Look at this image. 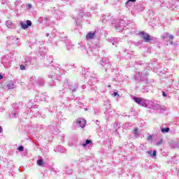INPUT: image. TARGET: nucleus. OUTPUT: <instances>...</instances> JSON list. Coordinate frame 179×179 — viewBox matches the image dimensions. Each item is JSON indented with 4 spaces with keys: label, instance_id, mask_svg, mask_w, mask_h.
Masks as SVG:
<instances>
[{
    "label": "nucleus",
    "instance_id": "f257e3e1",
    "mask_svg": "<svg viewBox=\"0 0 179 179\" xmlns=\"http://www.w3.org/2000/svg\"><path fill=\"white\" fill-rule=\"evenodd\" d=\"M138 106L153 110L155 113H163V111H166V106H162L157 103V102H153L150 100L145 99L143 98H141V101L140 103H138Z\"/></svg>",
    "mask_w": 179,
    "mask_h": 179
},
{
    "label": "nucleus",
    "instance_id": "f03ea898",
    "mask_svg": "<svg viewBox=\"0 0 179 179\" xmlns=\"http://www.w3.org/2000/svg\"><path fill=\"white\" fill-rule=\"evenodd\" d=\"M52 73L48 75V78H51L52 79H57V80H61V75L64 73V69H61L60 67H57L52 66Z\"/></svg>",
    "mask_w": 179,
    "mask_h": 179
},
{
    "label": "nucleus",
    "instance_id": "7ed1b4c3",
    "mask_svg": "<svg viewBox=\"0 0 179 179\" xmlns=\"http://www.w3.org/2000/svg\"><path fill=\"white\" fill-rule=\"evenodd\" d=\"M65 89H69V90H71L73 92H76V90H78V85H73L69 83V80L66 79L64 82L63 89L59 90V92H62V93H64V92H65Z\"/></svg>",
    "mask_w": 179,
    "mask_h": 179
},
{
    "label": "nucleus",
    "instance_id": "20e7f679",
    "mask_svg": "<svg viewBox=\"0 0 179 179\" xmlns=\"http://www.w3.org/2000/svg\"><path fill=\"white\" fill-rule=\"evenodd\" d=\"M148 76H149V73L146 70L143 72L136 71L134 74L135 80H142V82H146L148 80Z\"/></svg>",
    "mask_w": 179,
    "mask_h": 179
},
{
    "label": "nucleus",
    "instance_id": "39448f33",
    "mask_svg": "<svg viewBox=\"0 0 179 179\" xmlns=\"http://www.w3.org/2000/svg\"><path fill=\"white\" fill-rule=\"evenodd\" d=\"M13 164V161L4 158L3 157L0 156V167H10Z\"/></svg>",
    "mask_w": 179,
    "mask_h": 179
},
{
    "label": "nucleus",
    "instance_id": "423d86ee",
    "mask_svg": "<svg viewBox=\"0 0 179 179\" xmlns=\"http://www.w3.org/2000/svg\"><path fill=\"white\" fill-rule=\"evenodd\" d=\"M139 36L140 37H141V38L143 39L145 43H149L150 41H152V40H153V37L150 36V35L143 31H141L139 33Z\"/></svg>",
    "mask_w": 179,
    "mask_h": 179
},
{
    "label": "nucleus",
    "instance_id": "0eeeda50",
    "mask_svg": "<svg viewBox=\"0 0 179 179\" xmlns=\"http://www.w3.org/2000/svg\"><path fill=\"white\" fill-rule=\"evenodd\" d=\"M13 107V109L11 113H10V117H11V118H16L19 115V106H17V104H14Z\"/></svg>",
    "mask_w": 179,
    "mask_h": 179
},
{
    "label": "nucleus",
    "instance_id": "6e6552de",
    "mask_svg": "<svg viewBox=\"0 0 179 179\" xmlns=\"http://www.w3.org/2000/svg\"><path fill=\"white\" fill-rule=\"evenodd\" d=\"M100 64L101 66H105L106 71H107V69H111V64L110 63V60L107 58H103Z\"/></svg>",
    "mask_w": 179,
    "mask_h": 179
},
{
    "label": "nucleus",
    "instance_id": "1a4fd4ad",
    "mask_svg": "<svg viewBox=\"0 0 179 179\" xmlns=\"http://www.w3.org/2000/svg\"><path fill=\"white\" fill-rule=\"evenodd\" d=\"M159 68H160V66L157 64V62L156 61L152 62L151 63L148 64V69L156 71L157 73H160V71H159Z\"/></svg>",
    "mask_w": 179,
    "mask_h": 179
},
{
    "label": "nucleus",
    "instance_id": "9d476101",
    "mask_svg": "<svg viewBox=\"0 0 179 179\" xmlns=\"http://www.w3.org/2000/svg\"><path fill=\"white\" fill-rule=\"evenodd\" d=\"M76 124L78 128H85V127H86V120L82 117H80L76 120Z\"/></svg>",
    "mask_w": 179,
    "mask_h": 179
},
{
    "label": "nucleus",
    "instance_id": "9b49d317",
    "mask_svg": "<svg viewBox=\"0 0 179 179\" xmlns=\"http://www.w3.org/2000/svg\"><path fill=\"white\" fill-rule=\"evenodd\" d=\"M98 34L99 32L97 31H90L86 36V39L93 40V38H96L97 37Z\"/></svg>",
    "mask_w": 179,
    "mask_h": 179
},
{
    "label": "nucleus",
    "instance_id": "f8f14e48",
    "mask_svg": "<svg viewBox=\"0 0 179 179\" xmlns=\"http://www.w3.org/2000/svg\"><path fill=\"white\" fill-rule=\"evenodd\" d=\"M20 24L21 26V28L23 29V30H26V29H29L30 26H31V21L27 20L26 22L21 21L20 22Z\"/></svg>",
    "mask_w": 179,
    "mask_h": 179
},
{
    "label": "nucleus",
    "instance_id": "ddd939ff",
    "mask_svg": "<svg viewBox=\"0 0 179 179\" xmlns=\"http://www.w3.org/2000/svg\"><path fill=\"white\" fill-rule=\"evenodd\" d=\"M36 101H44L45 100V95L41 93H36L35 95Z\"/></svg>",
    "mask_w": 179,
    "mask_h": 179
},
{
    "label": "nucleus",
    "instance_id": "4468645a",
    "mask_svg": "<svg viewBox=\"0 0 179 179\" xmlns=\"http://www.w3.org/2000/svg\"><path fill=\"white\" fill-rule=\"evenodd\" d=\"M87 54L88 55H92H92H97L99 54V50L94 48H90L87 50Z\"/></svg>",
    "mask_w": 179,
    "mask_h": 179
},
{
    "label": "nucleus",
    "instance_id": "2eb2a0df",
    "mask_svg": "<svg viewBox=\"0 0 179 179\" xmlns=\"http://www.w3.org/2000/svg\"><path fill=\"white\" fill-rule=\"evenodd\" d=\"M6 87L8 90H12L13 89H15L16 85H15L14 81L10 80L8 82Z\"/></svg>",
    "mask_w": 179,
    "mask_h": 179
},
{
    "label": "nucleus",
    "instance_id": "dca6fc26",
    "mask_svg": "<svg viewBox=\"0 0 179 179\" xmlns=\"http://www.w3.org/2000/svg\"><path fill=\"white\" fill-rule=\"evenodd\" d=\"M83 15H85V11L83 10V8H80V10H79L80 18L76 20V23L77 26H79V24H80V23L79 22H80V19H82V17H83Z\"/></svg>",
    "mask_w": 179,
    "mask_h": 179
},
{
    "label": "nucleus",
    "instance_id": "f3484780",
    "mask_svg": "<svg viewBox=\"0 0 179 179\" xmlns=\"http://www.w3.org/2000/svg\"><path fill=\"white\" fill-rule=\"evenodd\" d=\"M103 23H106V22H110L111 20V16L110 14L103 15L101 17Z\"/></svg>",
    "mask_w": 179,
    "mask_h": 179
},
{
    "label": "nucleus",
    "instance_id": "a211bd4d",
    "mask_svg": "<svg viewBox=\"0 0 179 179\" xmlns=\"http://www.w3.org/2000/svg\"><path fill=\"white\" fill-rule=\"evenodd\" d=\"M55 14L57 15V20H59L60 19H64V17H65V13H63L62 11L56 10Z\"/></svg>",
    "mask_w": 179,
    "mask_h": 179
},
{
    "label": "nucleus",
    "instance_id": "6ab92c4d",
    "mask_svg": "<svg viewBox=\"0 0 179 179\" xmlns=\"http://www.w3.org/2000/svg\"><path fill=\"white\" fill-rule=\"evenodd\" d=\"M65 44L68 51H71V50H73V45H72V43H71V41L66 40Z\"/></svg>",
    "mask_w": 179,
    "mask_h": 179
},
{
    "label": "nucleus",
    "instance_id": "aec40b11",
    "mask_svg": "<svg viewBox=\"0 0 179 179\" xmlns=\"http://www.w3.org/2000/svg\"><path fill=\"white\" fill-rule=\"evenodd\" d=\"M42 23H45L46 26H48L51 23V20H50V17L45 16L41 18Z\"/></svg>",
    "mask_w": 179,
    "mask_h": 179
},
{
    "label": "nucleus",
    "instance_id": "412c9836",
    "mask_svg": "<svg viewBox=\"0 0 179 179\" xmlns=\"http://www.w3.org/2000/svg\"><path fill=\"white\" fill-rule=\"evenodd\" d=\"M29 61H31V65H37V57H29Z\"/></svg>",
    "mask_w": 179,
    "mask_h": 179
},
{
    "label": "nucleus",
    "instance_id": "4be33fe9",
    "mask_svg": "<svg viewBox=\"0 0 179 179\" xmlns=\"http://www.w3.org/2000/svg\"><path fill=\"white\" fill-rule=\"evenodd\" d=\"M38 85V86H43L44 85V79L40 78L38 79V80L36 81V84Z\"/></svg>",
    "mask_w": 179,
    "mask_h": 179
},
{
    "label": "nucleus",
    "instance_id": "5701e85b",
    "mask_svg": "<svg viewBox=\"0 0 179 179\" xmlns=\"http://www.w3.org/2000/svg\"><path fill=\"white\" fill-rule=\"evenodd\" d=\"M176 2H179V0H169V6H171V8L176 7Z\"/></svg>",
    "mask_w": 179,
    "mask_h": 179
},
{
    "label": "nucleus",
    "instance_id": "b1692460",
    "mask_svg": "<svg viewBox=\"0 0 179 179\" xmlns=\"http://www.w3.org/2000/svg\"><path fill=\"white\" fill-rule=\"evenodd\" d=\"M138 131H139V129L138 127H135L133 131V134L136 138H138V136H139Z\"/></svg>",
    "mask_w": 179,
    "mask_h": 179
},
{
    "label": "nucleus",
    "instance_id": "393cba45",
    "mask_svg": "<svg viewBox=\"0 0 179 179\" xmlns=\"http://www.w3.org/2000/svg\"><path fill=\"white\" fill-rule=\"evenodd\" d=\"M22 64H24L27 67V66H29V65H31V62L30 61V59H29L28 57V59H25L22 62Z\"/></svg>",
    "mask_w": 179,
    "mask_h": 179
},
{
    "label": "nucleus",
    "instance_id": "a878e982",
    "mask_svg": "<svg viewBox=\"0 0 179 179\" xmlns=\"http://www.w3.org/2000/svg\"><path fill=\"white\" fill-rule=\"evenodd\" d=\"M87 73H89V69L84 68L83 69V75L84 78H87V76H89V74H87Z\"/></svg>",
    "mask_w": 179,
    "mask_h": 179
},
{
    "label": "nucleus",
    "instance_id": "bb28decb",
    "mask_svg": "<svg viewBox=\"0 0 179 179\" xmlns=\"http://www.w3.org/2000/svg\"><path fill=\"white\" fill-rule=\"evenodd\" d=\"M119 27L120 24H115V28L116 29V30H118V31H122V33H125V29H127V27H124V28H123L122 30H120Z\"/></svg>",
    "mask_w": 179,
    "mask_h": 179
},
{
    "label": "nucleus",
    "instance_id": "cd10ccee",
    "mask_svg": "<svg viewBox=\"0 0 179 179\" xmlns=\"http://www.w3.org/2000/svg\"><path fill=\"white\" fill-rule=\"evenodd\" d=\"M136 2V0H128L126 3H125V6H127L128 8V6H131V3H134Z\"/></svg>",
    "mask_w": 179,
    "mask_h": 179
},
{
    "label": "nucleus",
    "instance_id": "c85d7f7f",
    "mask_svg": "<svg viewBox=\"0 0 179 179\" xmlns=\"http://www.w3.org/2000/svg\"><path fill=\"white\" fill-rule=\"evenodd\" d=\"M134 100L135 103H136L137 104L139 105V104H141V101H142V98L134 96Z\"/></svg>",
    "mask_w": 179,
    "mask_h": 179
},
{
    "label": "nucleus",
    "instance_id": "c756f323",
    "mask_svg": "<svg viewBox=\"0 0 179 179\" xmlns=\"http://www.w3.org/2000/svg\"><path fill=\"white\" fill-rule=\"evenodd\" d=\"M134 100L135 103H136L137 104L139 105V104H141V101H142V98L134 96Z\"/></svg>",
    "mask_w": 179,
    "mask_h": 179
},
{
    "label": "nucleus",
    "instance_id": "7c9ffc66",
    "mask_svg": "<svg viewBox=\"0 0 179 179\" xmlns=\"http://www.w3.org/2000/svg\"><path fill=\"white\" fill-rule=\"evenodd\" d=\"M29 82L32 84V85H36L37 81H36V76H32L29 79Z\"/></svg>",
    "mask_w": 179,
    "mask_h": 179
},
{
    "label": "nucleus",
    "instance_id": "2f4dec72",
    "mask_svg": "<svg viewBox=\"0 0 179 179\" xmlns=\"http://www.w3.org/2000/svg\"><path fill=\"white\" fill-rule=\"evenodd\" d=\"M92 78L90 80V82H93L92 83H97V78L94 76H96V75L92 74Z\"/></svg>",
    "mask_w": 179,
    "mask_h": 179
},
{
    "label": "nucleus",
    "instance_id": "473e14b6",
    "mask_svg": "<svg viewBox=\"0 0 179 179\" xmlns=\"http://www.w3.org/2000/svg\"><path fill=\"white\" fill-rule=\"evenodd\" d=\"M162 96L163 97H167L168 99H170V95H169V91H162Z\"/></svg>",
    "mask_w": 179,
    "mask_h": 179
},
{
    "label": "nucleus",
    "instance_id": "72a5a7b5",
    "mask_svg": "<svg viewBox=\"0 0 179 179\" xmlns=\"http://www.w3.org/2000/svg\"><path fill=\"white\" fill-rule=\"evenodd\" d=\"M170 131V128L166 127V128H162L161 129V132H162V134H167V132Z\"/></svg>",
    "mask_w": 179,
    "mask_h": 179
},
{
    "label": "nucleus",
    "instance_id": "f704fd0d",
    "mask_svg": "<svg viewBox=\"0 0 179 179\" xmlns=\"http://www.w3.org/2000/svg\"><path fill=\"white\" fill-rule=\"evenodd\" d=\"M90 143H92V141L86 140L85 142L83 143V148H86V146H87V145H90Z\"/></svg>",
    "mask_w": 179,
    "mask_h": 179
},
{
    "label": "nucleus",
    "instance_id": "c9c22d12",
    "mask_svg": "<svg viewBox=\"0 0 179 179\" xmlns=\"http://www.w3.org/2000/svg\"><path fill=\"white\" fill-rule=\"evenodd\" d=\"M1 5H9V1L8 0H1Z\"/></svg>",
    "mask_w": 179,
    "mask_h": 179
},
{
    "label": "nucleus",
    "instance_id": "e433bc0d",
    "mask_svg": "<svg viewBox=\"0 0 179 179\" xmlns=\"http://www.w3.org/2000/svg\"><path fill=\"white\" fill-rule=\"evenodd\" d=\"M44 163V161H43V159H40L37 161L38 166H43Z\"/></svg>",
    "mask_w": 179,
    "mask_h": 179
},
{
    "label": "nucleus",
    "instance_id": "4c0bfd02",
    "mask_svg": "<svg viewBox=\"0 0 179 179\" xmlns=\"http://www.w3.org/2000/svg\"><path fill=\"white\" fill-rule=\"evenodd\" d=\"M114 40H118V38H109V41H110V43H111L113 44V45H115Z\"/></svg>",
    "mask_w": 179,
    "mask_h": 179
},
{
    "label": "nucleus",
    "instance_id": "58836bf2",
    "mask_svg": "<svg viewBox=\"0 0 179 179\" xmlns=\"http://www.w3.org/2000/svg\"><path fill=\"white\" fill-rule=\"evenodd\" d=\"M6 24L7 27H10V28L11 26H12V21H10V20L6 21Z\"/></svg>",
    "mask_w": 179,
    "mask_h": 179
},
{
    "label": "nucleus",
    "instance_id": "ea45409f",
    "mask_svg": "<svg viewBox=\"0 0 179 179\" xmlns=\"http://www.w3.org/2000/svg\"><path fill=\"white\" fill-rule=\"evenodd\" d=\"M38 54L40 55L41 57H43V55H45V53L44 52V51L41 50V48H39Z\"/></svg>",
    "mask_w": 179,
    "mask_h": 179
},
{
    "label": "nucleus",
    "instance_id": "a19ab883",
    "mask_svg": "<svg viewBox=\"0 0 179 179\" xmlns=\"http://www.w3.org/2000/svg\"><path fill=\"white\" fill-rule=\"evenodd\" d=\"M24 148L22 145H20L17 148V150H19V152H23Z\"/></svg>",
    "mask_w": 179,
    "mask_h": 179
},
{
    "label": "nucleus",
    "instance_id": "79ce46f5",
    "mask_svg": "<svg viewBox=\"0 0 179 179\" xmlns=\"http://www.w3.org/2000/svg\"><path fill=\"white\" fill-rule=\"evenodd\" d=\"M56 33H57V30L56 29H53L52 31L50 34L52 37H55Z\"/></svg>",
    "mask_w": 179,
    "mask_h": 179
},
{
    "label": "nucleus",
    "instance_id": "37998d69",
    "mask_svg": "<svg viewBox=\"0 0 179 179\" xmlns=\"http://www.w3.org/2000/svg\"><path fill=\"white\" fill-rule=\"evenodd\" d=\"M167 37H169V34L165 33V34L162 36V38H163V40H164V38H167Z\"/></svg>",
    "mask_w": 179,
    "mask_h": 179
},
{
    "label": "nucleus",
    "instance_id": "c03bdc74",
    "mask_svg": "<svg viewBox=\"0 0 179 179\" xmlns=\"http://www.w3.org/2000/svg\"><path fill=\"white\" fill-rule=\"evenodd\" d=\"M26 66L24 64H22L21 66H20V69L22 70V71H24V69H26Z\"/></svg>",
    "mask_w": 179,
    "mask_h": 179
},
{
    "label": "nucleus",
    "instance_id": "a18cd8bd",
    "mask_svg": "<svg viewBox=\"0 0 179 179\" xmlns=\"http://www.w3.org/2000/svg\"><path fill=\"white\" fill-rule=\"evenodd\" d=\"M152 138H153V136L152 135H149L148 136L147 141H152Z\"/></svg>",
    "mask_w": 179,
    "mask_h": 179
},
{
    "label": "nucleus",
    "instance_id": "49530a36",
    "mask_svg": "<svg viewBox=\"0 0 179 179\" xmlns=\"http://www.w3.org/2000/svg\"><path fill=\"white\" fill-rule=\"evenodd\" d=\"M162 143H163V140H160V141L157 142V143H156V145H157V146H159V145H162Z\"/></svg>",
    "mask_w": 179,
    "mask_h": 179
},
{
    "label": "nucleus",
    "instance_id": "de8ad7c7",
    "mask_svg": "<svg viewBox=\"0 0 179 179\" xmlns=\"http://www.w3.org/2000/svg\"><path fill=\"white\" fill-rule=\"evenodd\" d=\"M31 8H32L31 4L29 3L27 5V9H31Z\"/></svg>",
    "mask_w": 179,
    "mask_h": 179
},
{
    "label": "nucleus",
    "instance_id": "09e8293b",
    "mask_svg": "<svg viewBox=\"0 0 179 179\" xmlns=\"http://www.w3.org/2000/svg\"><path fill=\"white\" fill-rule=\"evenodd\" d=\"M152 156V157H156V150H153Z\"/></svg>",
    "mask_w": 179,
    "mask_h": 179
},
{
    "label": "nucleus",
    "instance_id": "8fccbe9b",
    "mask_svg": "<svg viewBox=\"0 0 179 179\" xmlns=\"http://www.w3.org/2000/svg\"><path fill=\"white\" fill-rule=\"evenodd\" d=\"M169 38H170V40H173L174 38V36L173 35H169Z\"/></svg>",
    "mask_w": 179,
    "mask_h": 179
},
{
    "label": "nucleus",
    "instance_id": "3c124183",
    "mask_svg": "<svg viewBox=\"0 0 179 179\" xmlns=\"http://www.w3.org/2000/svg\"><path fill=\"white\" fill-rule=\"evenodd\" d=\"M36 115H34V117H37L38 114V110H36Z\"/></svg>",
    "mask_w": 179,
    "mask_h": 179
},
{
    "label": "nucleus",
    "instance_id": "603ef678",
    "mask_svg": "<svg viewBox=\"0 0 179 179\" xmlns=\"http://www.w3.org/2000/svg\"><path fill=\"white\" fill-rule=\"evenodd\" d=\"M114 43H115V44H117L118 43V39L117 40H114Z\"/></svg>",
    "mask_w": 179,
    "mask_h": 179
},
{
    "label": "nucleus",
    "instance_id": "864d4df0",
    "mask_svg": "<svg viewBox=\"0 0 179 179\" xmlns=\"http://www.w3.org/2000/svg\"><path fill=\"white\" fill-rule=\"evenodd\" d=\"M113 96H118V92H113Z\"/></svg>",
    "mask_w": 179,
    "mask_h": 179
},
{
    "label": "nucleus",
    "instance_id": "5fc2aeb1",
    "mask_svg": "<svg viewBox=\"0 0 179 179\" xmlns=\"http://www.w3.org/2000/svg\"><path fill=\"white\" fill-rule=\"evenodd\" d=\"M3 131V129H2V127L0 126V134H1V132Z\"/></svg>",
    "mask_w": 179,
    "mask_h": 179
},
{
    "label": "nucleus",
    "instance_id": "6e6d98bb",
    "mask_svg": "<svg viewBox=\"0 0 179 179\" xmlns=\"http://www.w3.org/2000/svg\"><path fill=\"white\" fill-rule=\"evenodd\" d=\"M148 154L152 155V150L148 151Z\"/></svg>",
    "mask_w": 179,
    "mask_h": 179
},
{
    "label": "nucleus",
    "instance_id": "4d7b16f0",
    "mask_svg": "<svg viewBox=\"0 0 179 179\" xmlns=\"http://www.w3.org/2000/svg\"><path fill=\"white\" fill-rule=\"evenodd\" d=\"M18 2H19L20 3H22V1H17L15 2V5H17V3H18Z\"/></svg>",
    "mask_w": 179,
    "mask_h": 179
},
{
    "label": "nucleus",
    "instance_id": "13d9d810",
    "mask_svg": "<svg viewBox=\"0 0 179 179\" xmlns=\"http://www.w3.org/2000/svg\"><path fill=\"white\" fill-rule=\"evenodd\" d=\"M46 37H50V33L46 34Z\"/></svg>",
    "mask_w": 179,
    "mask_h": 179
},
{
    "label": "nucleus",
    "instance_id": "bf43d9fd",
    "mask_svg": "<svg viewBox=\"0 0 179 179\" xmlns=\"http://www.w3.org/2000/svg\"><path fill=\"white\" fill-rule=\"evenodd\" d=\"M3 76L2 75H0V80L1 79H3Z\"/></svg>",
    "mask_w": 179,
    "mask_h": 179
},
{
    "label": "nucleus",
    "instance_id": "052dcab7",
    "mask_svg": "<svg viewBox=\"0 0 179 179\" xmlns=\"http://www.w3.org/2000/svg\"><path fill=\"white\" fill-rule=\"evenodd\" d=\"M117 125H118V124L115 123L113 127H117Z\"/></svg>",
    "mask_w": 179,
    "mask_h": 179
},
{
    "label": "nucleus",
    "instance_id": "680f3d73",
    "mask_svg": "<svg viewBox=\"0 0 179 179\" xmlns=\"http://www.w3.org/2000/svg\"><path fill=\"white\" fill-rule=\"evenodd\" d=\"M96 124L99 125V120H96Z\"/></svg>",
    "mask_w": 179,
    "mask_h": 179
},
{
    "label": "nucleus",
    "instance_id": "e2e57ef3",
    "mask_svg": "<svg viewBox=\"0 0 179 179\" xmlns=\"http://www.w3.org/2000/svg\"><path fill=\"white\" fill-rule=\"evenodd\" d=\"M144 89H145V90H147V92H148V87H144Z\"/></svg>",
    "mask_w": 179,
    "mask_h": 179
},
{
    "label": "nucleus",
    "instance_id": "0e129e2a",
    "mask_svg": "<svg viewBox=\"0 0 179 179\" xmlns=\"http://www.w3.org/2000/svg\"><path fill=\"white\" fill-rule=\"evenodd\" d=\"M62 1H64L65 2H69V1L71 0H62Z\"/></svg>",
    "mask_w": 179,
    "mask_h": 179
},
{
    "label": "nucleus",
    "instance_id": "69168bd1",
    "mask_svg": "<svg viewBox=\"0 0 179 179\" xmlns=\"http://www.w3.org/2000/svg\"><path fill=\"white\" fill-rule=\"evenodd\" d=\"M60 152H64V148H62V150H60Z\"/></svg>",
    "mask_w": 179,
    "mask_h": 179
},
{
    "label": "nucleus",
    "instance_id": "338daca9",
    "mask_svg": "<svg viewBox=\"0 0 179 179\" xmlns=\"http://www.w3.org/2000/svg\"><path fill=\"white\" fill-rule=\"evenodd\" d=\"M108 87H111V85H108Z\"/></svg>",
    "mask_w": 179,
    "mask_h": 179
},
{
    "label": "nucleus",
    "instance_id": "774afa93",
    "mask_svg": "<svg viewBox=\"0 0 179 179\" xmlns=\"http://www.w3.org/2000/svg\"><path fill=\"white\" fill-rule=\"evenodd\" d=\"M143 9H144L143 7H142V8H141V10H143Z\"/></svg>",
    "mask_w": 179,
    "mask_h": 179
}]
</instances>
